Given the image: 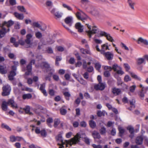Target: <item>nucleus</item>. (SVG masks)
Instances as JSON below:
<instances>
[{"mask_svg":"<svg viewBox=\"0 0 148 148\" xmlns=\"http://www.w3.org/2000/svg\"><path fill=\"white\" fill-rule=\"evenodd\" d=\"M62 135L60 134H58L57 136L56 137V139L57 141H59L63 143V140L62 139Z\"/></svg>","mask_w":148,"mask_h":148,"instance_id":"a878e982","label":"nucleus"},{"mask_svg":"<svg viewBox=\"0 0 148 148\" xmlns=\"http://www.w3.org/2000/svg\"><path fill=\"white\" fill-rule=\"evenodd\" d=\"M2 89L3 92L1 94L3 96H7L10 95L11 90V88L9 85L7 84L3 86Z\"/></svg>","mask_w":148,"mask_h":148,"instance_id":"7ed1b4c3","label":"nucleus"},{"mask_svg":"<svg viewBox=\"0 0 148 148\" xmlns=\"http://www.w3.org/2000/svg\"><path fill=\"white\" fill-rule=\"evenodd\" d=\"M62 6L63 7L65 8H66L68 10L70 11H72V9L69 6L67 5L66 4L63 3L62 4Z\"/></svg>","mask_w":148,"mask_h":148,"instance_id":"a18cd8bd","label":"nucleus"},{"mask_svg":"<svg viewBox=\"0 0 148 148\" xmlns=\"http://www.w3.org/2000/svg\"><path fill=\"white\" fill-rule=\"evenodd\" d=\"M30 108L29 106H26L25 108L23 109V110L27 114H29L30 115L33 114V113L32 112H30Z\"/></svg>","mask_w":148,"mask_h":148,"instance_id":"393cba45","label":"nucleus"},{"mask_svg":"<svg viewBox=\"0 0 148 148\" xmlns=\"http://www.w3.org/2000/svg\"><path fill=\"white\" fill-rule=\"evenodd\" d=\"M63 95H64L65 99L67 100H69V97H71V94L69 92H66L63 93Z\"/></svg>","mask_w":148,"mask_h":148,"instance_id":"473e14b6","label":"nucleus"},{"mask_svg":"<svg viewBox=\"0 0 148 148\" xmlns=\"http://www.w3.org/2000/svg\"><path fill=\"white\" fill-rule=\"evenodd\" d=\"M40 66L42 69H46L47 72H50L48 73L49 75H52L54 72V70L52 69L50 67V64L46 62H43L41 63Z\"/></svg>","mask_w":148,"mask_h":148,"instance_id":"f257e3e1","label":"nucleus"},{"mask_svg":"<svg viewBox=\"0 0 148 148\" xmlns=\"http://www.w3.org/2000/svg\"><path fill=\"white\" fill-rule=\"evenodd\" d=\"M75 61V59L74 58H71L69 60V62L70 64H73L74 63Z\"/></svg>","mask_w":148,"mask_h":148,"instance_id":"69168bd1","label":"nucleus"},{"mask_svg":"<svg viewBox=\"0 0 148 148\" xmlns=\"http://www.w3.org/2000/svg\"><path fill=\"white\" fill-rule=\"evenodd\" d=\"M127 3L130 7L133 10H134V5H135V3L132 0H128Z\"/></svg>","mask_w":148,"mask_h":148,"instance_id":"aec40b11","label":"nucleus"},{"mask_svg":"<svg viewBox=\"0 0 148 148\" xmlns=\"http://www.w3.org/2000/svg\"><path fill=\"white\" fill-rule=\"evenodd\" d=\"M53 120L51 117H49L46 120V123L48 126L50 127L51 128L52 125L51 124V123L53 122Z\"/></svg>","mask_w":148,"mask_h":148,"instance_id":"6ab92c4d","label":"nucleus"},{"mask_svg":"<svg viewBox=\"0 0 148 148\" xmlns=\"http://www.w3.org/2000/svg\"><path fill=\"white\" fill-rule=\"evenodd\" d=\"M8 104L7 102L5 101H3L1 106V108L4 111H6L8 108Z\"/></svg>","mask_w":148,"mask_h":148,"instance_id":"a211bd4d","label":"nucleus"},{"mask_svg":"<svg viewBox=\"0 0 148 148\" xmlns=\"http://www.w3.org/2000/svg\"><path fill=\"white\" fill-rule=\"evenodd\" d=\"M101 34L102 36H105L106 38L109 41L111 42L114 41L112 38L110 36V34H107L105 32L101 31Z\"/></svg>","mask_w":148,"mask_h":148,"instance_id":"6e6552de","label":"nucleus"},{"mask_svg":"<svg viewBox=\"0 0 148 148\" xmlns=\"http://www.w3.org/2000/svg\"><path fill=\"white\" fill-rule=\"evenodd\" d=\"M35 132L37 134H40L41 136L43 137H46L47 135V133L45 128L40 130L39 127H36L35 130Z\"/></svg>","mask_w":148,"mask_h":148,"instance_id":"20e7f679","label":"nucleus"},{"mask_svg":"<svg viewBox=\"0 0 148 148\" xmlns=\"http://www.w3.org/2000/svg\"><path fill=\"white\" fill-rule=\"evenodd\" d=\"M60 113L62 115H65L67 113V110H66L61 108L60 109Z\"/></svg>","mask_w":148,"mask_h":148,"instance_id":"e433bc0d","label":"nucleus"},{"mask_svg":"<svg viewBox=\"0 0 148 148\" xmlns=\"http://www.w3.org/2000/svg\"><path fill=\"white\" fill-rule=\"evenodd\" d=\"M79 125V123L77 121H75L73 122V125L74 127H77Z\"/></svg>","mask_w":148,"mask_h":148,"instance_id":"052dcab7","label":"nucleus"},{"mask_svg":"<svg viewBox=\"0 0 148 148\" xmlns=\"http://www.w3.org/2000/svg\"><path fill=\"white\" fill-rule=\"evenodd\" d=\"M32 97V95L30 93L24 94L22 96L23 99L24 100L27 99H30Z\"/></svg>","mask_w":148,"mask_h":148,"instance_id":"b1692460","label":"nucleus"},{"mask_svg":"<svg viewBox=\"0 0 148 148\" xmlns=\"http://www.w3.org/2000/svg\"><path fill=\"white\" fill-rule=\"evenodd\" d=\"M18 42L19 43V44L22 46L24 45L25 43V41H24L23 40L22 38H21L20 39H19L18 40Z\"/></svg>","mask_w":148,"mask_h":148,"instance_id":"09e8293b","label":"nucleus"},{"mask_svg":"<svg viewBox=\"0 0 148 148\" xmlns=\"http://www.w3.org/2000/svg\"><path fill=\"white\" fill-rule=\"evenodd\" d=\"M17 8L18 10L22 12H26V10L23 6H18Z\"/></svg>","mask_w":148,"mask_h":148,"instance_id":"7c9ffc66","label":"nucleus"},{"mask_svg":"<svg viewBox=\"0 0 148 148\" xmlns=\"http://www.w3.org/2000/svg\"><path fill=\"white\" fill-rule=\"evenodd\" d=\"M111 134L113 136H114L116 134V131L115 128H113L112 129L111 131Z\"/></svg>","mask_w":148,"mask_h":148,"instance_id":"e2e57ef3","label":"nucleus"},{"mask_svg":"<svg viewBox=\"0 0 148 148\" xmlns=\"http://www.w3.org/2000/svg\"><path fill=\"white\" fill-rule=\"evenodd\" d=\"M105 56L108 60H111L113 59L114 55L110 52L108 51L106 53V55Z\"/></svg>","mask_w":148,"mask_h":148,"instance_id":"f3484780","label":"nucleus"},{"mask_svg":"<svg viewBox=\"0 0 148 148\" xmlns=\"http://www.w3.org/2000/svg\"><path fill=\"white\" fill-rule=\"evenodd\" d=\"M5 33L0 30V38H1L4 37L5 35Z\"/></svg>","mask_w":148,"mask_h":148,"instance_id":"13d9d810","label":"nucleus"},{"mask_svg":"<svg viewBox=\"0 0 148 148\" xmlns=\"http://www.w3.org/2000/svg\"><path fill=\"white\" fill-rule=\"evenodd\" d=\"M119 136L122 137L123 134L125 132V130L122 129V128L120 127L119 128Z\"/></svg>","mask_w":148,"mask_h":148,"instance_id":"58836bf2","label":"nucleus"},{"mask_svg":"<svg viewBox=\"0 0 148 148\" xmlns=\"http://www.w3.org/2000/svg\"><path fill=\"white\" fill-rule=\"evenodd\" d=\"M47 28V26L45 24L42 25V26L41 25L40 28L39 29L42 31H45Z\"/></svg>","mask_w":148,"mask_h":148,"instance_id":"4d7b16f0","label":"nucleus"},{"mask_svg":"<svg viewBox=\"0 0 148 148\" xmlns=\"http://www.w3.org/2000/svg\"><path fill=\"white\" fill-rule=\"evenodd\" d=\"M101 65L99 63H96L95 64V67L97 70L99 71L100 70Z\"/></svg>","mask_w":148,"mask_h":148,"instance_id":"a19ab883","label":"nucleus"},{"mask_svg":"<svg viewBox=\"0 0 148 148\" xmlns=\"http://www.w3.org/2000/svg\"><path fill=\"white\" fill-rule=\"evenodd\" d=\"M104 75L106 77H108L110 75V73L109 71H105L104 72Z\"/></svg>","mask_w":148,"mask_h":148,"instance_id":"603ef678","label":"nucleus"},{"mask_svg":"<svg viewBox=\"0 0 148 148\" xmlns=\"http://www.w3.org/2000/svg\"><path fill=\"white\" fill-rule=\"evenodd\" d=\"M9 2L11 5H14L16 4V0H9Z\"/></svg>","mask_w":148,"mask_h":148,"instance_id":"5fc2aeb1","label":"nucleus"},{"mask_svg":"<svg viewBox=\"0 0 148 148\" xmlns=\"http://www.w3.org/2000/svg\"><path fill=\"white\" fill-rule=\"evenodd\" d=\"M7 71L6 67L5 66L0 65V73L2 74H5Z\"/></svg>","mask_w":148,"mask_h":148,"instance_id":"dca6fc26","label":"nucleus"},{"mask_svg":"<svg viewBox=\"0 0 148 148\" xmlns=\"http://www.w3.org/2000/svg\"><path fill=\"white\" fill-rule=\"evenodd\" d=\"M62 14L60 12H59L58 11L56 12L54 14L55 16L57 17L58 18H61L62 16Z\"/></svg>","mask_w":148,"mask_h":148,"instance_id":"79ce46f5","label":"nucleus"},{"mask_svg":"<svg viewBox=\"0 0 148 148\" xmlns=\"http://www.w3.org/2000/svg\"><path fill=\"white\" fill-rule=\"evenodd\" d=\"M106 112L104 111H101L100 110H98L97 113V115L99 117H101L102 116H104Z\"/></svg>","mask_w":148,"mask_h":148,"instance_id":"2f4dec72","label":"nucleus"},{"mask_svg":"<svg viewBox=\"0 0 148 148\" xmlns=\"http://www.w3.org/2000/svg\"><path fill=\"white\" fill-rule=\"evenodd\" d=\"M75 27L76 29H78V31L79 32H83V26L81 25L80 23L78 22L76 23L75 25Z\"/></svg>","mask_w":148,"mask_h":148,"instance_id":"f8f14e48","label":"nucleus"},{"mask_svg":"<svg viewBox=\"0 0 148 148\" xmlns=\"http://www.w3.org/2000/svg\"><path fill=\"white\" fill-rule=\"evenodd\" d=\"M143 138L141 136H137L135 142L137 145H141L143 143Z\"/></svg>","mask_w":148,"mask_h":148,"instance_id":"4468645a","label":"nucleus"},{"mask_svg":"<svg viewBox=\"0 0 148 148\" xmlns=\"http://www.w3.org/2000/svg\"><path fill=\"white\" fill-rule=\"evenodd\" d=\"M105 84L102 82L99 83L98 84H95L94 86V88L97 91H102L105 89Z\"/></svg>","mask_w":148,"mask_h":148,"instance_id":"423d86ee","label":"nucleus"},{"mask_svg":"<svg viewBox=\"0 0 148 148\" xmlns=\"http://www.w3.org/2000/svg\"><path fill=\"white\" fill-rule=\"evenodd\" d=\"M129 73L131 76L133 78L136 80L140 81L141 79L137 75H136L135 73L131 72H129Z\"/></svg>","mask_w":148,"mask_h":148,"instance_id":"4be33fe9","label":"nucleus"},{"mask_svg":"<svg viewBox=\"0 0 148 148\" xmlns=\"http://www.w3.org/2000/svg\"><path fill=\"white\" fill-rule=\"evenodd\" d=\"M14 23V22L11 20H10L8 22L6 21H4L2 23V26H5L8 27H9L12 26Z\"/></svg>","mask_w":148,"mask_h":148,"instance_id":"9d476101","label":"nucleus"},{"mask_svg":"<svg viewBox=\"0 0 148 148\" xmlns=\"http://www.w3.org/2000/svg\"><path fill=\"white\" fill-rule=\"evenodd\" d=\"M80 135L78 133H77L75 138H72L70 140L69 144L71 146L72 145L76 144L77 143L80 142Z\"/></svg>","mask_w":148,"mask_h":148,"instance_id":"39448f33","label":"nucleus"},{"mask_svg":"<svg viewBox=\"0 0 148 148\" xmlns=\"http://www.w3.org/2000/svg\"><path fill=\"white\" fill-rule=\"evenodd\" d=\"M33 26L34 27H37L38 28L41 27V25L38 23V22H33Z\"/></svg>","mask_w":148,"mask_h":148,"instance_id":"49530a36","label":"nucleus"},{"mask_svg":"<svg viewBox=\"0 0 148 148\" xmlns=\"http://www.w3.org/2000/svg\"><path fill=\"white\" fill-rule=\"evenodd\" d=\"M89 124L90 127L92 129H94L96 127V123L93 120H90L89 121Z\"/></svg>","mask_w":148,"mask_h":148,"instance_id":"5701e85b","label":"nucleus"},{"mask_svg":"<svg viewBox=\"0 0 148 148\" xmlns=\"http://www.w3.org/2000/svg\"><path fill=\"white\" fill-rule=\"evenodd\" d=\"M14 15L16 18L20 20H23L24 17L23 14H20L16 12L14 13Z\"/></svg>","mask_w":148,"mask_h":148,"instance_id":"2eb2a0df","label":"nucleus"},{"mask_svg":"<svg viewBox=\"0 0 148 148\" xmlns=\"http://www.w3.org/2000/svg\"><path fill=\"white\" fill-rule=\"evenodd\" d=\"M16 73L15 71H11L10 73V74L9 75L11 77H14L16 75Z\"/></svg>","mask_w":148,"mask_h":148,"instance_id":"864d4df0","label":"nucleus"},{"mask_svg":"<svg viewBox=\"0 0 148 148\" xmlns=\"http://www.w3.org/2000/svg\"><path fill=\"white\" fill-rule=\"evenodd\" d=\"M32 66L30 64H29L26 66V70L27 71H31L32 70Z\"/></svg>","mask_w":148,"mask_h":148,"instance_id":"0e129e2a","label":"nucleus"},{"mask_svg":"<svg viewBox=\"0 0 148 148\" xmlns=\"http://www.w3.org/2000/svg\"><path fill=\"white\" fill-rule=\"evenodd\" d=\"M92 146L94 148H102V146L100 145H96L95 144H93Z\"/></svg>","mask_w":148,"mask_h":148,"instance_id":"774afa93","label":"nucleus"},{"mask_svg":"<svg viewBox=\"0 0 148 148\" xmlns=\"http://www.w3.org/2000/svg\"><path fill=\"white\" fill-rule=\"evenodd\" d=\"M10 141L13 142L16 141V137L14 135H12L10 136Z\"/></svg>","mask_w":148,"mask_h":148,"instance_id":"de8ad7c7","label":"nucleus"},{"mask_svg":"<svg viewBox=\"0 0 148 148\" xmlns=\"http://www.w3.org/2000/svg\"><path fill=\"white\" fill-rule=\"evenodd\" d=\"M99 131L101 135H105L106 133V128L103 126L99 130Z\"/></svg>","mask_w":148,"mask_h":148,"instance_id":"c85d7f7f","label":"nucleus"},{"mask_svg":"<svg viewBox=\"0 0 148 148\" xmlns=\"http://www.w3.org/2000/svg\"><path fill=\"white\" fill-rule=\"evenodd\" d=\"M60 121L58 119H55L54 120V123L53 126L55 127H56L60 124Z\"/></svg>","mask_w":148,"mask_h":148,"instance_id":"c756f323","label":"nucleus"},{"mask_svg":"<svg viewBox=\"0 0 148 148\" xmlns=\"http://www.w3.org/2000/svg\"><path fill=\"white\" fill-rule=\"evenodd\" d=\"M136 42L138 44L142 43L146 45H148V41L147 40L144 39L142 37L139 38L136 40Z\"/></svg>","mask_w":148,"mask_h":148,"instance_id":"ddd939ff","label":"nucleus"},{"mask_svg":"<svg viewBox=\"0 0 148 148\" xmlns=\"http://www.w3.org/2000/svg\"><path fill=\"white\" fill-rule=\"evenodd\" d=\"M145 61V60L143 58H138L137 59V64L138 65H140L143 63Z\"/></svg>","mask_w":148,"mask_h":148,"instance_id":"72a5a7b5","label":"nucleus"},{"mask_svg":"<svg viewBox=\"0 0 148 148\" xmlns=\"http://www.w3.org/2000/svg\"><path fill=\"white\" fill-rule=\"evenodd\" d=\"M121 92V91L120 88H116V87L112 88V92L115 96L119 95L120 94Z\"/></svg>","mask_w":148,"mask_h":148,"instance_id":"9b49d317","label":"nucleus"},{"mask_svg":"<svg viewBox=\"0 0 148 148\" xmlns=\"http://www.w3.org/2000/svg\"><path fill=\"white\" fill-rule=\"evenodd\" d=\"M73 18L71 16H67L64 20V21L70 27L71 26L72 23Z\"/></svg>","mask_w":148,"mask_h":148,"instance_id":"1a4fd4ad","label":"nucleus"},{"mask_svg":"<svg viewBox=\"0 0 148 148\" xmlns=\"http://www.w3.org/2000/svg\"><path fill=\"white\" fill-rule=\"evenodd\" d=\"M35 36L38 39H40L42 36V35L41 33L39 32H38L35 33Z\"/></svg>","mask_w":148,"mask_h":148,"instance_id":"4c0bfd02","label":"nucleus"},{"mask_svg":"<svg viewBox=\"0 0 148 148\" xmlns=\"http://www.w3.org/2000/svg\"><path fill=\"white\" fill-rule=\"evenodd\" d=\"M7 103L8 105L11 106V107L13 108H18V106L17 104L12 99H9Z\"/></svg>","mask_w":148,"mask_h":148,"instance_id":"0eeeda50","label":"nucleus"},{"mask_svg":"<svg viewBox=\"0 0 148 148\" xmlns=\"http://www.w3.org/2000/svg\"><path fill=\"white\" fill-rule=\"evenodd\" d=\"M75 15L77 19L79 20H81L83 21H84L83 20H85L84 18H82L81 14L80 12H77L75 14Z\"/></svg>","mask_w":148,"mask_h":148,"instance_id":"cd10ccee","label":"nucleus"},{"mask_svg":"<svg viewBox=\"0 0 148 148\" xmlns=\"http://www.w3.org/2000/svg\"><path fill=\"white\" fill-rule=\"evenodd\" d=\"M143 88L142 89L141 91H140L139 93V95L140 97H141V99L142 100L143 99V98L145 96L144 93L143 92Z\"/></svg>","mask_w":148,"mask_h":148,"instance_id":"ea45409f","label":"nucleus"},{"mask_svg":"<svg viewBox=\"0 0 148 148\" xmlns=\"http://www.w3.org/2000/svg\"><path fill=\"white\" fill-rule=\"evenodd\" d=\"M53 79L56 81H58L59 79L58 76L56 75H54L53 76Z\"/></svg>","mask_w":148,"mask_h":148,"instance_id":"6e6d98bb","label":"nucleus"},{"mask_svg":"<svg viewBox=\"0 0 148 148\" xmlns=\"http://www.w3.org/2000/svg\"><path fill=\"white\" fill-rule=\"evenodd\" d=\"M79 125L82 127H85L86 126V123L85 121H83L80 123Z\"/></svg>","mask_w":148,"mask_h":148,"instance_id":"3c124183","label":"nucleus"},{"mask_svg":"<svg viewBox=\"0 0 148 148\" xmlns=\"http://www.w3.org/2000/svg\"><path fill=\"white\" fill-rule=\"evenodd\" d=\"M127 130H128L129 132L131 134H133L134 132V130L133 127L131 126H128L127 128Z\"/></svg>","mask_w":148,"mask_h":148,"instance_id":"f704fd0d","label":"nucleus"},{"mask_svg":"<svg viewBox=\"0 0 148 148\" xmlns=\"http://www.w3.org/2000/svg\"><path fill=\"white\" fill-rule=\"evenodd\" d=\"M92 134L93 136V137L94 138L99 139L101 137L99 133L95 130L93 132Z\"/></svg>","mask_w":148,"mask_h":148,"instance_id":"412c9836","label":"nucleus"},{"mask_svg":"<svg viewBox=\"0 0 148 148\" xmlns=\"http://www.w3.org/2000/svg\"><path fill=\"white\" fill-rule=\"evenodd\" d=\"M124 65L126 71H128L130 69V67L128 64L125 63Z\"/></svg>","mask_w":148,"mask_h":148,"instance_id":"8fccbe9b","label":"nucleus"},{"mask_svg":"<svg viewBox=\"0 0 148 148\" xmlns=\"http://www.w3.org/2000/svg\"><path fill=\"white\" fill-rule=\"evenodd\" d=\"M124 79L125 82H127L129 81H131V79L129 75H126L125 76Z\"/></svg>","mask_w":148,"mask_h":148,"instance_id":"c03bdc74","label":"nucleus"},{"mask_svg":"<svg viewBox=\"0 0 148 148\" xmlns=\"http://www.w3.org/2000/svg\"><path fill=\"white\" fill-rule=\"evenodd\" d=\"M80 51L83 54H85V53H86L87 54L90 55L91 54L90 51L88 49L82 48L80 49Z\"/></svg>","mask_w":148,"mask_h":148,"instance_id":"bb28decb","label":"nucleus"},{"mask_svg":"<svg viewBox=\"0 0 148 148\" xmlns=\"http://www.w3.org/2000/svg\"><path fill=\"white\" fill-rule=\"evenodd\" d=\"M87 25V27L89 29V30L88 31H86V32L87 33V35L90 38L91 37L92 34H95V33H98L99 32V29L97 28V27L95 26H94L92 27V29L91 30V27L88 24H86Z\"/></svg>","mask_w":148,"mask_h":148,"instance_id":"f03ea898","label":"nucleus"},{"mask_svg":"<svg viewBox=\"0 0 148 148\" xmlns=\"http://www.w3.org/2000/svg\"><path fill=\"white\" fill-rule=\"evenodd\" d=\"M101 47L102 49L104 50H110L108 48V43H106L101 46Z\"/></svg>","mask_w":148,"mask_h":148,"instance_id":"37998d69","label":"nucleus"},{"mask_svg":"<svg viewBox=\"0 0 148 148\" xmlns=\"http://www.w3.org/2000/svg\"><path fill=\"white\" fill-rule=\"evenodd\" d=\"M20 63L21 65H23L26 63V61L24 59H22L20 60Z\"/></svg>","mask_w":148,"mask_h":148,"instance_id":"bf43d9fd","label":"nucleus"},{"mask_svg":"<svg viewBox=\"0 0 148 148\" xmlns=\"http://www.w3.org/2000/svg\"><path fill=\"white\" fill-rule=\"evenodd\" d=\"M94 68L92 66H90L87 68V71L89 72L90 73L92 72Z\"/></svg>","mask_w":148,"mask_h":148,"instance_id":"680f3d73","label":"nucleus"},{"mask_svg":"<svg viewBox=\"0 0 148 148\" xmlns=\"http://www.w3.org/2000/svg\"><path fill=\"white\" fill-rule=\"evenodd\" d=\"M136 88V86L133 85L132 86L130 87V91L132 92H134Z\"/></svg>","mask_w":148,"mask_h":148,"instance_id":"338daca9","label":"nucleus"},{"mask_svg":"<svg viewBox=\"0 0 148 148\" xmlns=\"http://www.w3.org/2000/svg\"><path fill=\"white\" fill-rule=\"evenodd\" d=\"M2 127L3 128H4L6 129L8 131H11L12 129L11 128L9 127L7 125H5L4 123L2 124L1 125Z\"/></svg>","mask_w":148,"mask_h":148,"instance_id":"c9c22d12","label":"nucleus"}]
</instances>
